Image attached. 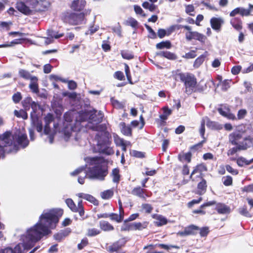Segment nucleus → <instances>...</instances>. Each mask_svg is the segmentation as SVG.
<instances>
[{
    "label": "nucleus",
    "mask_w": 253,
    "mask_h": 253,
    "mask_svg": "<svg viewBox=\"0 0 253 253\" xmlns=\"http://www.w3.org/2000/svg\"><path fill=\"white\" fill-rule=\"evenodd\" d=\"M104 118V114L101 111L92 109L80 111V123L88 121L90 123L96 125L101 123Z\"/></svg>",
    "instance_id": "obj_5"
},
{
    "label": "nucleus",
    "mask_w": 253,
    "mask_h": 253,
    "mask_svg": "<svg viewBox=\"0 0 253 253\" xmlns=\"http://www.w3.org/2000/svg\"><path fill=\"white\" fill-rule=\"evenodd\" d=\"M210 23L212 29L219 31L224 23V20L221 17H213L210 20Z\"/></svg>",
    "instance_id": "obj_17"
},
{
    "label": "nucleus",
    "mask_w": 253,
    "mask_h": 253,
    "mask_svg": "<svg viewBox=\"0 0 253 253\" xmlns=\"http://www.w3.org/2000/svg\"><path fill=\"white\" fill-rule=\"evenodd\" d=\"M236 163L238 166L240 167L244 166H248L252 163V159L248 160L243 157H240L236 159Z\"/></svg>",
    "instance_id": "obj_35"
},
{
    "label": "nucleus",
    "mask_w": 253,
    "mask_h": 253,
    "mask_svg": "<svg viewBox=\"0 0 253 253\" xmlns=\"http://www.w3.org/2000/svg\"><path fill=\"white\" fill-rule=\"evenodd\" d=\"M126 25L132 28H136L138 25V22L134 18L130 17L126 21Z\"/></svg>",
    "instance_id": "obj_51"
},
{
    "label": "nucleus",
    "mask_w": 253,
    "mask_h": 253,
    "mask_svg": "<svg viewBox=\"0 0 253 253\" xmlns=\"http://www.w3.org/2000/svg\"><path fill=\"white\" fill-rule=\"evenodd\" d=\"M145 27L147 29V30L149 32L150 36L149 37L151 39H155L157 38V34L156 32L152 29V28L148 25L147 24H145Z\"/></svg>",
    "instance_id": "obj_57"
},
{
    "label": "nucleus",
    "mask_w": 253,
    "mask_h": 253,
    "mask_svg": "<svg viewBox=\"0 0 253 253\" xmlns=\"http://www.w3.org/2000/svg\"><path fill=\"white\" fill-rule=\"evenodd\" d=\"M80 198L84 199L90 202L95 206H97L99 204L98 201L89 194L80 193Z\"/></svg>",
    "instance_id": "obj_28"
},
{
    "label": "nucleus",
    "mask_w": 253,
    "mask_h": 253,
    "mask_svg": "<svg viewBox=\"0 0 253 253\" xmlns=\"http://www.w3.org/2000/svg\"><path fill=\"white\" fill-rule=\"evenodd\" d=\"M18 74L21 78L26 80H30L31 81L32 78L34 77L31 75L29 71L24 69H20Z\"/></svg>",
    "instance_id": "obj_36"
},
{
    "label": "nucleus",
    "mask_w": 253,
    "mask_h": 253,
    "mask_svg": "<svg viewBox=\"0 0 253 253\" xmlns=\"http://www.w3.org/2000/svg\"><path fill=\"white\" fill-rule=\"evenodd\" d=\"M149 222L148 221H144L142 223L140 222H133V231L142 230L143 229L146 228Z\"/></svg>",
    "instance_id": "obj_31"
},
{
    "label": "nucleus",
    "mask_w": 253,
    "mask_h": 253,
    "mask_svg": "<svg viewBox=\"0 0 253 253\" xmlns=\"http://www.w3.org/2000/svg\"><path fill=\"white\" fill-rule=\"evenodd\" d=\"M38 78L37 77H33L29 84V88L35 93L39 92V85L38 83Z\"/></svg>",
    "instance_id": "obj_22"
},
{
    "label": "nucleus",
    "mask_w": 253,
    "mask_h": 253,
    "mask_svg": "<svg viewBox=\"0 0 253 253\" xmlns=\"http://www.w3.org/2000/svg\"><path fill=\"white\" fill-rule=\"evenodd\" d=\"M182 27L188 31L185 34V37L187 41H191L194 39L199 41L201 42H205L207 38L204 35L196 31H191L192 28L189 26L184 25L182 26Z\"/></svg>",
    "instance_id": "obj_7"
},
{
    "label": "nucleus",
    "mask_w": 253,
    "mask_h": 253,
    "mask_svg": "<svg viewBox=\"0 0 253 253\" xmlns=\"http://www.w3.org/2000/svg\"><path fill=\"white\" fill-rule=\"evenodd\" d=\"M71 8L76 12L79 13V0H74L73 1L71 4Z\"/></svg>",
    "instance_id": "obj_53"
},
{
    "label": "nucleus",
    "mask_w": 253,
    "mask_h": 253,
    "mask_svg": "<svg viewBox=\"0 0 253 253\" xmlns=\"http://www.w3.org/2000/svg\"><path fill=\"white\" fill-rule=\"evenodd\" d=\"M85 161L91 165H94L90 169L92 177L100 180L105 179L108 173V167L102 157H86Z\"/></svg>",
    "instance_id": "obj_3"
},
{
    "label": "nucleus",
    "mask_w": 253,
    "mask_h": 253,
    "mask_svg": "<svg viewBox=\"0 0 253 253\" xmlns=\"http://www.w3.org/2000/svg\"><path fill=\"white\" fill-rule=\"evenodd\" d=\"M66 203L68 207L73 211H77L78 208L75 204L74 201L71 199H67L66 200Z\"/></svg>",
    "instance_id": "obj_47"
},
{
    "label": "nucleus",
    "mask_w": 253,
    "mask_h": 253,
    "mask_svg": "<svg viewBox=\"0 0 253 253\" xmlns=\"http://www.w3.org/2000/svg\"><path fill=\"white\" fill-rule=\"evenodd\" d=\"M222 181L225 186H230L233 184V178L230 175H226L222 177Z\"/></svg>",
    "instance_id": "obj_41"
},
{
    "label": "nucleus",
    "mask_w": 253,
    "mask_h": 253,
    "mask_svg": "<svg viewBox=\"0 0 253 253\" xmlns=\"http://www.w3.org/2000/svg\"><path fill=\"white\" fill-rule=\"evenodd\" d=\"M121 132L126 136L131 137L132 135V129L129 126H126L125 122L119 124Z\"/></svg>",
    "instance_id": "obj_20"
},
{
    "label": "nucleus",
    "mask_w": 253,
    "mask_h": 253,
    "mask_svg": "<svg viewBox=\"0 0 253 253\" xmlns=\"http://www.w3.org/2000/svg\"><path fill=\"white\" fill-rule=\"evenodd\" d=\"M200 228L195 225L191 224L184 228L182 231L178 232L180 236H187L190 235H195L199 231Z\"/></svg>",
    "instance_id": "obj_12"
},
{
    "label": "nucleus",
    "mask_w": 253,
    "mask_h": 253,
    "mask_svg": "<svg viewBox=\"0 0 253 253\" xmlns=\"http://www.w3.org/2000/svg\"><path fill=\"white\" fill-rule=\"evenodd\" d=\"M109 217L111 220L115 221L118 223L121 222L124 219L123 215L115 213H110Z\"/></svg>",
    "instance_id": "obj_40"
},
{
    "label": "nucleus",
    "mask_w": 253,
    "mask_h": 253,
    "mask_svg": "<svg viewBox=\"0 0 253 253\" xmlns=\"http://www.w3.org/2000/svg\"><path fill=\"white\" fill-rule=\"evenodd\" d=\"M32 101V99L31 97H27L25 98L22 102V106L25 110H29L30 105Z\"/></svg>",
    "instance_id": "obj_45"
},
{
    "label": "nucleus",
    "mask_w": 253,
    "mask_h": 253,
    "mask_svg": "<svg viewBox=\"0 0 253 253\" xmlns=\"http://www.w3.org/2000/svg\"><path fill=\"white\" fill-rule=\"evenodd\" d=\"M226 170L234 175H236L239 173V171L237 169H233L231 166L227 165L225 166Z\"/></svg>",
    "instance_id": "obj_59"
},
{
    "label": "nucleus",
    "mask_w": 253,
    "mask_h": 253,
    "mask_svg": "<svg viewBox=\"0 0 253 253\" xmlns=\"http://www.w3.org/2000/svg\"><path fill=\"white\" fill-rule=\"evenodd\" d=\"M29 5L36 11L42 12L47 10L50 4L45 0H31Z\"/></svg>",
    "instance_id": "obj_10"
},
{
    "label": "nucleus",
    "mask_w": 253,
    "mask_h": 253,
    "mask_svg": "<svg viewBox=\"0 0 253 253\" xmlns=\"http://www.w3.org/2000/svg\"><path fill=\"white\" fill-rule=\"evenodd\" d=\"M123 58L126 60H131L134 58V55L132 51L128 50H122L120 52Z\"/></svg>",
    "instance_id": "obj_32"
},
{
    "label": "nucleus",
    "mask_w": 253,
    "mask_h": 253,
    "mask_svg": "<svg viewBox=\"0 0 253 253\" xmlns=\"http://www.w3.org/2000/svg\"><path fill=\"white\" fill-rule=\"evenodd\" d=\"M196 177L201 180V181L197 184V194L199 195H203L207 191L208 187L207 181L204 178L202 175H199Z\"/></svg>",
    "instance_id": "obj_14"
},
{
    "label": "nucleus",
    "mask_w": 253,
    "mask_h": 253,
    "mask_svg": "<svg viewBox=\"0 0 253 253\" xmlns=\"http://www.w3.org/2000/svg\"><path fill=\"white\" fill-rule=\"evenodd\" d=\"M199 132L204 139H206L204 137L205 133V120L204 118L202 119L201 122V126L199 129Z\"/></svg>",
    "instance_id": "obj_52"
},
{
    "label": "nucleus",
    "mask_w": 253,
    "mask_h": 253,
    "mask_svg": "<svg viewBox=\"0 0 253 253\" xmlns=\"http://www.w3.org/2000/svg\"><path fill=\"white\" fill-rule=\"evenodd\" d=\"M125 71L126 77V78H127V80L128 83L131 84H133V83L132 82V81L131 74H130L129 66L126 64H125Z\"/></svg>",
    "instance_id": "obj_48"
},
{
    "label": "nucleus",
    "mask_w": 253,
    "mask_h": 253,
    "mask_svg": "<svg viewBox=\"0 0 253 253\" xmlns=\"http://www.w3.org/2000/svg\"><path fill=\"white\" fill-rule=\"evenodd\" d=\"M15 8L18 11L25 15H29L32 14V10L23 1L20 0L17 1Z\"/></svg>",
    "instance_id": "obj_13"
},
{
    "label": "nucleus",
    "mask_w": 253,
    "mask_h": 253,
    "mask_svg": "<svg viewBox=\"0 0 253 253\" xmlns=\"http://www.w3.org/2000/svg\"><path fill=\"white\" fill-rule=\"evenodd\" d=\"M247 114V111L246 109H240L238 111L237 113V118L239 120L243 119L245 118Z\"/></svg>",
    "instance_id": "obj_63"
},
{
    "label": "nucleus",
    "mask_w": 253,
    "mask_h": 253,
    "mask_svg": "<svg viewBox=\"0 0 253 253\" xmlns=\"http://www.w3.org/2000/svg\"><path fill=\"white\" fill-rule=\"evenodd\" d=\"M100 228L104 231H112L114 229V226L108 221L102 220L99 222Z\"/></svg>",
    "instance_id": "obj_26"
},
{
    "label": "nucleus",
    "mask_w": 253,
    "mask_h": 253,
    "mask_svg": "<svg viewBox=\"0 0 253 253\" xmlns=\"http://www.w3.org/2000/svg\"><path fill=\"white\" fill-rule=\"evenodd\" d=\"M156 47L158 49L164 48L170 49L172 47V44L169 41H162L156 44Z\"/></svg>",
    "instance_id": "obj_33"
},
{
    "label": "nucleus",
    "mask_w": 253,
    "mask_h": 253,
    "mask_svg": "<svg viewBox=\"0 0 253 253\" xmlns=\"http://www.w3.org/2000/svg\"><path fill=\"white\" fill-rule=\"evenodd\" d=\"M22 99V95L20 92H17L12 96V99L14 103H19Z\"/></svg>",
    "instance_id": "obj_61"
},
{
    "label": "nucleus",
    "mask_w": 253,
    "mask_h": 253,
    "mask_svg": "<svg viewBox=\"0 0 253 253\" xmlns=\"http://www.w3.org/2000/svg\"><path fill=\"white\" fill-rule=\"evenodd\" d=\"M175 75L183 84L184 92L187 95H191L194 92H201L204 90V87L200 86L198 84L197 78L194 74L189 72H179Z\"/></svg>",
    "instance_id": "obj_4"
},
{
    "label": "nucleus",
    "mask_w": 253,
    "mask_h": 253,
    "mask_svg": "<svg viewBox=\"0 0 253 253\" xmlns=\"http://www.w3.org/2000/svg\"><path fill=\"white\" fill-rule=\"evenodd\" d=\"M112 177V180L114 183H118L120 181L121 175L120 174V169L118 168L113 169L111 173Z\"/></svg>",
    "instance_id": "obj_29"
},
{
    "label": "nucleus",
    "mask_w": 253,
    "mask_h": 253,
    "mask_svg": "<svg viewBox=\"0 0 253 253\" xmlns=\"http://www.w3.org/2000/svg\"><path fill=\"white\" fill-rule=\"evenodd\" d=\"M33 126L36 128L37 131L41 132L42 130L43 126L42 121L39 120L38 118H36L33 122Z\"/></svg>",
    "instance_id": "obj_42"
},
{
    "label": "nucleus",
    "mask_w": 253,
    "mask_h": 253,
    "mask_svg": "<svg viewBox=\"0 0 253 253\" xmlns=\"http://www.w3.org/2000/svg\"><path fill=\"white\" fill-rule=\"evenodd\" d=\"M131 194L144 200L146 199L147 197H149L147 194V190L139 186L134 187L131 190Z\"/></svg>",
    "instance_id": "obj_16"
},
{
    "label": "nucleus",
    "mask_w": 253,
    "mask_h": 253,
    "mask_svg": "<svg viewBox=\"0 0 253 253\" xmlns=\"http://www.w3.org/2000/svg\"><path fill=\"white\" fill-rule=\"evenodd\" d=\"M129 221L125 219L122 227V231H133V223H128Z\"/></svg>",
    "instance_id": "obj_44"
},
{
    "label": "nucleus",
    "mask_w": 253,
    "mask_h": 253,
    "mask_svg": "<svg viewBox=\"0 0 253 253\" xmlns=\"http://www.w3.org/2000/svg\"><path fill=\"white\" fill-rule=\"evenodd\" d=\"M208 127L211 129L219 130L222 128V125L214 121H211L208 119L207 123Z\"/></svg>",
    "instance_id": "obj_30"
},
{
    "label": "nucleus",
    "mask_w": 253,
    "mask_h": 253,
    "mask_svg": "<svg viewBox=\"0 0 253 253\" xmlns=\"http://www.w3.org/2000/svg\"><path fill=\"white\" fill-rule=\"evenodd\" d=\"M229 141L232 145L236 146L228 150V156H232L238 151L253 147V127L249 125L239 126L236 131L229 134Z\"/></svg>",
    "instance_id": "obj_2"
},
{
    "label": "nucleus",
    "mask_w": 253,
    "mask_h": 253,
    "mask_svg": "<svg viewBox=\"0 0 253 253\" xmlns=\"http://www.w3.org/2000/svg\"><path fill=\"white\" fill-rule=\"evenodd\" d=\"M64 120L67 122L70 123L73 121L74 119V115L73 112H67L64 114Z\"/></svg>",
    "instance_id": "obj_49"
},
{
    "label": "nucleus",
    "mask_w": 253,
    "mask_h": 253,
    "mask_svg": "<svg viewBox=\"0 0 253 253\" xmlns=\"http://www.w3.org/2000/svg\"><path fill=\"white\" fill-rule=\"evenodd\" d=\"M155 247H158L161 249H164L165 250H169L170 248H178V247L176 246H173V245H170V246H169V245H166V244H156L155 245H154L153 244H150L149 245H148V246H145L143 249H146L148 248H150L151 249H153Z\"/></svg>",
    "instance_id": "obj_27"
},
{
    "label": "nucleus",
    "mask_w": 253,
    "mask_h": 253,
    "mask_svg": "<svg viewBox=\"0 0 253 253\" xmlns=\"http://www.w3.org/2000/svg\"><path fill=\"white\" fill-rule=\"evenodd\" d=\"M134 10L137 14L142 15L143 17L146 16V15L144 13L143 10L139 5H134Z\"/></svg>",
    "instance_id": "obj_62"
},
{
    "label": "nucleus",
    "mask_w": 253,
    "mask_h": 253,
    "mask_svg": "<svg viewBox=\"0 0 253 253\" xmlns=\"http://www.w3.org/2000/svg\"><path fill=\"white\" fill-rule=\"evenodd\" d=\"M114 77L115 79L119 81H125V77L123 72L120 71H116L114 75Z\"/></svg>",
    "instance_id": "obj_55"
},
{
    "label": "nucleus",
    "mask_w": 253,
    "mask_h": 253,
    "mask_svg": "<svg viewBox=\"0 0 253 253\" xmlns=\"http://www.w3.org/2000/svg\"><path fill=\"white\" fill-rule=\"evenodd\" d=\"M215 210L219 214H226L230 212V207L222 203H218L216 204Z\"/></svg>",
    "instance_id": "obj_21"
},
{
    "label": "nucleus",
    "mask_w": 253,
    "mask_h": 253,
    "mask_svg": "<svg viewBox=\"0 0 253 253\" xmlns=\"http://www.w3.org/2000/svg\"><path fill=\"white\" fill-rule=\"evenodd\" d=\"M200 235L201 237H207L210 232L209 228L208 227H203L200 228Z\"/></svg>",
    "instance_id": "obj_58"
},
{
    "label": "nucleus",
    "mask_w": 253,
    "mask_h": 253,
    "mask_svg": "<svg viewBox=\"0 0 253 253\" xmlns=\"http://www.w3.org/2000/svg\"><path fill=\"white\" fill-rule=\"evenodd\" d=\"M241 191L246 193L253 192V183L245 186L241 188Z\"/></svg>",
    "instance_id": "obj_60"
},
{
    "label": "nucleus",
    "mask_w": 253,
    "mask_h": 253,
    "mask_svg": "<svg viewBox=\"0 0 253 253\" xmlns=\"http://www.w3.org/2000/svg\"><path fill=\"white\" fill-rule=\"evenodd\" d=\"M45 125H50V124L54 120L53 115L51 113H48L44 118Z\"/></svg>",
    "instance_id": "obj_54"
},
{
    "label": "nucleus",
    "mask_w": 253,
    "mask_h": 253,
    "mask_svg": "<svg viewBox=\"0 0 253 253\" xmlns=\"http://www.w3.org/2000/svg\"><path fill=\"white\" fill-rule=\"evenodd\" d=\"M152 217L153 218L157 220V221L154 222V224L157 227L166 225L168 222L167 218L161 214H153Z\"/></svg>",
    "instance_id": "obj_18"
},
{
    "label": "nucleus",
    "mask_w": 253,
    "mask_h": 253,
    "mask_svg": "<svg viewBox=\"0 0 253 253\" xmlns=\"http://www.w3.org/2000/svg\"><path fill=\"white\" fill-rule=\"evenodd\" d=\"M230 23L233 27L237 31H240L243 28L242 20L239 18L231 19Z\"/></svg>",
    "instance_id": "obj_23"
},
{
    "label": "nucleus",
    "mask_w": 253,
    "mask_h": 253,
    "mask_svg": "<svg viewBox=\"0 0 253 253\" xmlns=\"http://www.w3.org/2000/svg\"><path fill=\"white\" fill-rule=\"evenodd\" d=\"M90 10H84L80 7V24L85 23V21L84 22V20L85 21L87 20V17L90 15Z\"/></svg>",
    "instance_id": "obj_34"
},
{
    "label": "nucleus",
    "mask_w": 253,
    "mask_h": 253,
    "mask_svg": "<svg viewBox=\"0 0 253 253\" xmlns=\"http://www.w3.org/2000/svg\"><path fill=\"white\" fill-rule=\"evenodd\" d=\"M11 137V134H10V139L12 140L13 143H14V140L17 142L18 145L21 146L22 148L26 147L29 143V140L27 138V135L25 133H22L20 131H19L18 133H15ZM12 151L14 150L15 147H16V145L14 144V145H12Z\"/></svg>",
    "instance_id": "obj_6"
},
{
    "label": "nucleus",
    "mask_w": 253,
    "mask_h": 253,
    "mask_svg": "<svg viewBox=\"0 0 253 253\" xmlns=\"http://www.w3.org/2000/svg\"><path fill=\"white\" fill-rule=\"evenodd\" d=\"M63 214V210L61 209H52L42 213L39 217V221L27 230L23 239L24 249L30 250L43 236L50 233L49 228H55Z\"/></svg>",
    "instance_id": "obj_1"
},
{
    "label": "nucleus",
    "mask_w": 253,
    "mask_h": 253,
    "mask_svg": "<svg viewBox=\"0 0 253 253\" xmlns=\"http://www.w3.org/2000/svg\"><path fill=\"white\" fill-rule=\"evenodd\" d=\"M111 102L113 106L115 108L121 109L124 107V104L122 102L113 98H111Z\"/></svg>",
    "instance_id": "obj_46"
},
{
    "label": "nucleus",
    "mask_w": 253,
    "mask_h": 253,
    "mask_svg": "<svg viewBox=\"0 0 253 253\" xmlns=\"http://www.w3.org/2000/svg\"><path fill=\"white\" fill-rule=\"evenodd\" d=\"M208 170V168L206 164L203 163L197 164L195 167L193 168V169L190 175V179L192 181L195 180L192 178L193 175L196 173H199V175H202L204 176L203 172L207 171Z\"/></svg>",
    "instance_id": "obj_15"
},
{
    "label": "nucleus",
    "mask_w": 253,
    "mask_h": 253,
    "mask_svg": "<svg viewBox=\"0 0 253 253\" xmlns=\"http://www.w3.org/2000/svg\"><path fill=\"white\" fill-rule=\"evenodd\" d=\"M14 115L17 118H21L24 120L28 118V114L25 110L20 109V110H14Z\"/></svg>",
    "instance_id": "obj_39"
},
{
    "label": "nucleus",
    "mask_w": 253,
    "mask_h": 253,
    "mask_svg": "<svg viewBox=\"0 0 253 253\" xmlns=\"http://www.w3.org/2000/svg\"><path fill=\"white\" fill-rule=\"evenodd\" d=\"M100 152L106 155H112L114 154V150L110 145H106L104 146H99Z\"/></svg>",
    "instance_id": "obj_24"
},
{
    "label": "nucleus",
    "mask_w": 253,
    "mask_h": 253,
    "mask_svg": "<svg viewBox=\"0 0 253 253\" xmlns=\"http://www.w3.org/2000/svg\"><path fill=\"white\" fill-rule=\"evenodd\" d=\"M206 142V139H203L201 141L199 142V143L193 145L191 146L190 147V151H198L199 149H201L203 146L204 143Z\"/></svg>",
    "instance_id": "obj_43"
},
{
    "label": "nucleus",
    "mask_w": 253,
    "mask_h": 253,
    "mask_svg": "<svg viewBox=\"0 0 253 253\" xmlns=\"http://www.w3.org/2000/svg\"><path fill=\"white\" fill-rule=\"evenodd\" d=\"M95 139L97 141L98 147L111 145L112 143V137L109 132L97 133L95 136Z\"/></svg>",
    "instance_id": "obj_8"
},
{
    "label": "nucleus",
    "mask_w": 253,
    "mask_h": 253,
    "mask_svg": "<svg viewBox=\"0 0 253 253\" xmlns=\"http://www.w3.org/2000/svg\"><path fill=\"white\" fill-rule=\"evenodd\" d=\"M197 56L195 50H191L190 52L186 53L183 57L186 59H192L195 58Z\"/></svg>",
    "instance_id": "obj_64"
},
{
    "label": "nucleus",
    "mask_w": 253,
    "mask_h": 253,
    "mask_svg": "<svg viewBox=\"0 0 253 253\" xmlns=\"http://www.w3.org/2000/svg\"><path fill=\"white\" fill-rule=\"evenodd\" d=\"M157 55L161 57H163L166 58H167L169 60H173L177 59V56L174 53L169 51H161L159 53H157Z\"/></svg>",
    "instance_id": "obj_25"
},
{
    "label": "nucleus",
    "mask_w": 253,
    "mask_h": 253,
    "mask_svg": "<svg viewBox=\"0 0 253 253\" xmlns=\"http://www.w3.org/2000/svg\"><path fill=\"white\" fill-rule=\"evenodd\" d=\"M94 126L92 127V129L94 131H98L97 133H103L104 132H108L107 131V126L105 124H100Z\"/></svg>",
    "instance_id": "obj_38"
},
{
    "label": "nucleus",
    "mask_w": 253,
    "mask_h": 253,
    "mask_svg": "<svg viewBox=\"0 0 253 253\" xmlns=\"http://www.w3.org/2000/svg\"><path fill=\"white\" fill-rule=\"evenodd\" d=\"M142 208L147 213H150L153 210V207L149 204H142Z\"/></svg>",
    "instance_id": "obj_56"
},
{
    "label": "nucleus",
    "mask_w": 253,
    "mask_h": 253,
    "mask_svg": "<svg viewBox=\"0 0 253 253\" xmlns=\"http://www.w3.org/2000/svg\"><path fill=\"white\" fill-rule=\"evenodd\" d=\"M114 195V191L112 189L105 190L101 193V197L103 199L108 200L111 198Z\"/></svg>",
    "instance_id": "obj_37"
},
{
    "label": "nucleus",
    "mask_w": 253,
    "mask_h": 253,
    "mask_svg": "<svg viewBox=\"0 0 253 253\" xmlns=\"http://www.w3.org/2000/svg\"><path fill=\"white\" fill-rule=\"evenodd\" d=\"M126 242L127 241L125 237L120 238L107 247L106 250L110 253H118L122 250Z\"/></svg>",
    "instance_id": "obj_9"
},
{
    "label": "nucleus",
    "mask_w": 253,
    "mask_h": 253,
    "mask_svg": "<svg viewBox=\"0 0 253 253\" xmlns=\"http://www.w3.org/2000/svg\"><path fill=\"white\" fill-rule=\"evenodd\" d=\"M192 157V152L188 151L186 153L181 152L177 156V158L179 161L181 162H186L187 163H190L191 162Z\"/></svg>",
    "instance_id": "obj_19"
},
{
    "label": "nucleus",
    "mask_w": 253,
    "mask_h": 253,
    "mask_svg": "<svg viewBox=\"0 0 253 253\" xmlns=\"http://www.w3.org/2000/svg\"><path fill=\"white\" fill-rule=\"evenodd\" d=\"M62 20L70 25H77L79 22V13L66 12L63 16Z\"/></svg>",
    "instance_id": "obj_11"
},
{
    "label": "nucleus",
    "mask_w": 253,
    "mask_h": 253,
    "mask_svg": "<svg viewBox=\"0 0 253 253\" xmlns=\"http://www.w3.org/2000/svg\"><path fill=\"white\" fill-rule=\"evenodd\" d=\"M205 56L201 55L196 59L194 61V66L196 67H199L204 61Z\"/></svg>",
    "instance_id": "obj_50"
}]
</instances>
